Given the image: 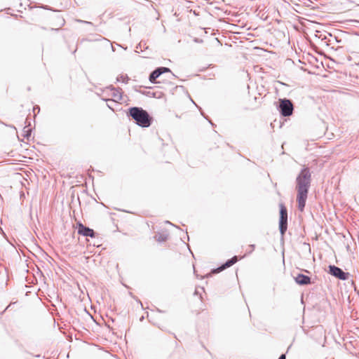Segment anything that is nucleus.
Masks as SVG:
<instances>
[{
    "mask_svg": "<svg viewBox=\"0 0 359 359\" xmlns=\"http://www.w3.org/2000/svg\"><path fill=\"white\" fill-rule=\"evenodd\" d=\"M280 111L283 116H288L292 114L293 105L290 100L284 99L280 100Z\"/></svg>",
    "mask_w": 359,
    "mask_h": 359,
    "instance_id": "4",
    "label": "nucleus"
},
{
    "mask_svg": "<svg viewBox=\"0 0 359 359\" xmlns=\"http://www.w3.org/2000/svg\"><path fill=\"white\" fill-rule=\"evenodd\" d=\"M249 248H250V252H252L255 249V245H250Z\"/></svg>",
    "mask_w": 359,
    "mask_h": 359,
    "instance_id": "12",
    "label": "nucleus"
},
{
    "mask_svg": "<svg viewBox=\"0 0 359 359\" xmlns=\"http://www.w3.org/2000/svg\"><path fill=\"white\" fill-rule=\"evenodd\" d=\"M111 106V104H108L109 108L112 109Z\"/></svg>",
    "mask_w": 359,
    "mask_h": 359,
    "instance_id": "15",
    "label": "nucleus"
},
{
    "mask_svg": "<svg viewBox=\"0 0 359 359\" xmlns=\"http://www.w3.org/2000/svg\"><path fill=\"white\" fill-rule=\"evenodd\" d=\"M160 72H162V74L164 72H170V69L167 67H159Z\"/></svg>",
    "mask_w": 359,
    "mask_h": 359,
    "instance_id": "11",
    "label": "nucleus"
},
{
    "mask_svg": "<svg viewBox=\"0 0 359 359\" xmlns=\"http://www.w3.org/2000/svg\"><path fill=\"white\" fill-rule=\"evenodd\" d=\"M287 212L285 207L283 205H280V221L279 228L280 231L282 234H284L287 230Z\"/></svg>",
    "mask_w": 359,
    "mask_h": 359,
    "instance_id": "3",
    "label": "nucleus"
},
{
    "mask_svg": "<svg viewBox=\"0 0 359 359\" xmlns=\"http://www.w3.org/2000/svg\"><path fill=\"white\" fill-rule=\"evenodd\" d=\"M130 115L135 121V123L143 128L149 127L151 125V118L145 110L140 107H132L130 109Z\"/></svg>",
    "mask_w": 359,
    "mask_h": 359,
    "instance_id": "2",
    "label": "nucleus"
},
{
    "mask_svg": "<svg viewBox=\"0 0 359 359\" xmlns=\"http://www.w3.org/2000/svg\"><path fill=\"white\" fill-rule=\"evenodd\" d=\"M78 233L84 236L94 237L95 233L93 229L79 224L78 226Z\"/></svg>",
    "mask_w": 359,
    "mask_h": 359,
    "instance_id": "6",
    "label": "nucleus"
},
{
    "mask_svg": "<svg viewBox=\"0 0 359 359\" xmlns=\"http://www.w3.org/2000/svg\"><path fill=\"white\" fill-rule=\"evenodd\" d=\"M154 238L158 242H163L167 240L168 236H167V235H165V234L158 233L154 236Z\"/></svg>",
    "mask_w": 359,
    "mask_h": 359,
    "instance_id": "10",
    "label": "nucleus"
},
{
    "mask_svg": "<svg viewBox=\"0 0 359 359\" xmlns=\"http://www.w3.org/2000/svg\"><path fill=\"white\" fill-rule=\"evenodd\" d=\"M311 182V175L310 170L308 168H304L296 179L297 201L298 208L300 211H303L305 207Z\"/></svg>",
    "mask_w": 359,
    "mask_h": 359,
    "instance_id": "1",
    "label": "nucleus"
},
{
    "mask_svg": "<svg viewBox=\"0 0 359 359\" xmlns=\"http://www.w3.org/2000/svg\"><path fill=\"white\" fill-rule=\"evenodd\" d=\"M109 101L112 102V103H114V101L113 100H109Z\"/></svg>",
    "mask_w": 359,
    "mask_h": 359,
    "instance_id": "16",
    "label": "nucleus"
},
{
    "mask_svg": "<svg viewBox=\"0 0 359 359\" xmlns=\"http://www.w3.org/2000/svg\"><path fill=\"white\" fill-rule=\"evenodd\" d=\"M329 273L334 277L345 280L348 278V273L344 272L340 268L335 266H329Z\"/></svg>",
    "mask_w": 359,
    "mask_h": 359,
    "instance_id": "5",
    "label": "nucleus"
},
{
    "mask_svg": "<svg viewBox=\"0 0 359 359\" xmlns=\"http://www.w3.org/2000/svg\"><path fill=\"white\" fill-rule=\"evenodd\" d=\"M238 261V258L236 256H234L231 259H229L224 264H223L221 267H219L217 270L219 271L224 270L228 267H230L233 264H234Z\"/></svg>",
    "mask_w": 359,
    "mask_h": 359,
    "instance_id": "8",
    "label": "nucleus"
},
{
    "mask_svg": "<svg viewBox=\"0 0 359 359\" xmlns=\"http://www.w3.org/2000/svg\"><path fill=\"white\" fill-rule=\"evenodd\" d=\"M111 106V104H108L109 108L112 109Z\"/></svg>",
    "mask_w": 359,
    "mask_h": 359,
    "instance_id": "14",
    "label": "nucleus"
},
{
    "mask_svg": "<svg viewBox=\"0 0 359 359\" xmlns=\"http://www.w3.org/2000/svg\"><path fill=\"white\" fill-rule=\"evenodd\" d=\"M278 359H285V355L284 354H282Z\"/></svg>",
    "mask_w": 359,
    "mask_h": 359,
    "instance_id": "13",
    "label": "nucleus"
},
{
    "mask_svg": "<svg viewBox=\"0 0 359 359\" xmlns=\"http://www.w3.org/2000/svg\"><path fill=\"white\" fill-rule=\"evenodd\" d=\"M162 74V72H160V69L157 68L155 69L149 76V81L151 83H156V80L160 75Z\"/></svg>",
    "mask_w": 359,
    "mask_h": 359,
    "instance_id": "9",
    "label": "nucleus"
},
{
    "mask_svg": "<svg viewBox=\"0 0 359 359\" xmlns=\"http://www.w3.org/2000/svg\"><path fill=\"white\" fill-rule=\"evenodd\" d=\"M294 280L297 284L301 285H309L311 283V278L309 276L301 273L298 274L294 278Z\"/></svg>",
    "mask_w": 359,
    "mask_h": 359,
    "instance_id": "7",
    "label": "nucleus"
}]
</instances>
